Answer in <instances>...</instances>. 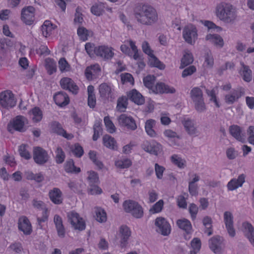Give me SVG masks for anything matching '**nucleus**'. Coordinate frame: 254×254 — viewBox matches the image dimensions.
Returning <instances> with one entry per match:
<instances>
[{
	"label": "nucleus",
	"instance_id": "1",
	"mask_svg": "<svg viewBox=\"0 0 254 254\" xmlns=\"http://www.w3.org/2000/svg\"><path fill=\"white\" fill-rule=\"evenodd\" d=\"M134 15L136 20L140 23L151 26L158 21V14L156 9L148 4L140 3L134 9Z\"/></svg>",
	"mask_w": 254,
	"mask_h": 254
},
{
	"label": "nucleus",
	"instance_id": "2",
	"mask_svg": "<svg viewBox=\"0 0 254 254\" xmlns=\"http://www.w3.org/2000/svg\"><path fill=\"white\" fill-rule=\"evenodd\" d=\"M214 13L218 19L225 23H233L237 17L235 8L231 4L224 1L216 5Z\"/></svg>",
	"mask_w": 254,
	"mask_h": 254
},
{
	"label": "nucleus",
	"instance_id": "3",
	"mask_svg": "<svg viewBox=\"0 0 254 254\" xmlns=\"http://www.w3.org/2000/svg\"><path fill=\"white\" fill-rule=\"evenodd\" d=\"M28 124L27 119L23 116H17L11 119L7 124V130L13 133L15 131H25Z\"/></svg>",
	"mask_w": 254,
	"mask_h": 254
},
{
	"label": "nucleus",
	"instance_id": "4",
	"mask_svg": "<svg viewBox=\"0 0 254 254\" xmlns=\"http://www.w3.org/2000/svg\"><path fill=\"white\" fill-rule=\"evenodd\" d=\"M16 103L14 94L10 91L6 90L0 93V109L2 113L14 107Z\"/></svg>",
	"mask_w": 254,
	"mask_h": 254
},
{
	"label": "nucleus",
	"instance_id": "5",
	"mask_svg": "<svg viewBox=\"0 0 254 254\" xmlns=\"http://www.w3.org/2000/svg\"><path fill=\"white\" fill-rule=\"evenodd\" d=\"M190 96L196 110L199 112L205 110L206 107L204 102L203 94L200 88L198 87L193 88L190 91Z\"/></svg>",
	"mask_w": 254,
	"mask_h": 254
},
{
	"label": "nucleus",
	"instance_id": "6",
	"mask_svg": "<svg viewBox=\"0 0 254 254\" xmlns=\"http://www.w3.org/2000/svg\"><path fill=\"white\" fill-rule=\"evenodd\" d=\"M124 211L130 213L133 217L140 218L143 215L142 207L136 201L131 200H126L123 203Z\"/></svg>",
	"mask_w": 254,
	"mask_h": 254
},
{
	"label": "nucleus",
	"instance_id": "7",
	"mask_svg": "<svg viewBox=\"0 0 254 254\" xmlns=\"http://www.w3.org/2000/svg\"><path fill=\"white\" fill-rule=\"evenodd\" d=\"M182 36L186 43L194 45L198 39V31L196 26L191 24L186 25L183 29Z\"/></svg>",
	"mask_w": 254,
	"mask_h": 254
},
{
	"label": "nucleus",
	"instance_id": "8",
	"mask_svg": "<svg viewBox=\"0 0 254 254\" xmlns=\"http://www.w3.org/2000/svg\"><path fill=\"white\" fill-rule=\"evenodd\" d=\"M120 49L123 53L132 58L135 60L139 59L137 47L135 46V43L131 40L125 41L124 44L121 46Z\"/></svg>",
	"mask_w": 254,
	"mask_h": 254
},
{
	"label": "nucleus",
	"instance_id": "9",
	"mask_svg": "<svg viewBox=\"0 0 254 254\" xmlns=\"http://www.w3.org/2000/svg\"><path fill=\"white\" fill-rule=\"evenodd\" d=\"M35 9L32 6L23 7L21 11V20L27 25H32L35 19Z\"/></svg>",
	"mask_w": 254,
	"mask_h": 254
},
{
	"label": "nucleus",
	"instance_id": "10",
	"mask_svg": "<svg viewBox=\"0 0 254 254\" xmlns=\"http://www.w3.org/2000/svg\"><path fill=\"white\" fill-rule=\"evenodd\" d=\"M68 220L74 230L82 231L85 229L84 220L76 212L72 211L68 215Z\"/></svg>",
	"mask_w": 254,
	"mask_h": 254
},
{
	"label": "nucleus",
	"instance_id": "11",
	"mask_svg": "<svg viewBox=\"0 0 254 254\" xmlns=\"http://www.w3.org/2000/svg\"><path fill=\"white\" fill-rule=\"evenodd\" d=\"M154 224L157 232L164 236H167L170 233L171 226L165 218L162 217H157L155 220Z\"/></svg>",
	"mask_w": 254,
	"mask_h": 254
},
{
	"label": "nucleus",
	"instance_id": "12",
	"mask_svg": "<svg viewBox=\"0 0 254 254\" xmlns=\"http://www.w3.org/2000/svg\"><path fill=\"white\" fill-rule=\"evenodd\" d=\"M117 120L120 126L126 127L133 130L137 128L134 120L130 116L123 114L118 117Z\"/></svg>",
	"mask_w": 254,
	"mask_h": 254
},
{
	"label": "nucleus",
	"instance_id": "13",
	"mask_svg": "<svg viewBox=\"0 0 254 254\" xmlns=\"http://www.w3.org/2000/svg\"><path fill=\"white\" fill-rule=\"evenodd\" d=\"M224 222L226 228L230 236L233 237L235 235L234 228V217L233 214L229 211H226L223 215Z\"/></svg>",
	"mask_w": 254,
	"mask_h": 254
},
{
	"label": "nucleus",
	"instance_id": "14",
	"mask_svg": "<svg viewBox=\"0 0 254 254\" xmlns=\"http://www.w3.org/2000/svg\"><path fill=\"white\" fill-rule=\"evenodd\" d=\"M60 85L64 89L68 90L73 94H77L78 92V87L73 80L67 77H64L60 80Z\"/></svg>",
	"mask_w": 254,
	"mask_h": 254
},
{
	"label": "nucleus",
	"instance_id": "15",
	"mask_svg": "<svg viewBox=\"0 0 254 254\" xmlns=\"http://www.w3.org/2000/svg\"><path fill=\"white\" fill-rule=\"evenodd\" d=\"M33 158L36 163L43 164L48 161L49 156L43 149L36 147L33 150Z\"/></svg>",
	"mask_w": 254,
	"mask_h": 254
},
{
	"label": "nucleus",
	"instance_id": "16",
	"mask_svg": "<svg viewBox=\"0 0 254 254\" xmlns=\"http://www.w3.org/2000/svg\"><path fill=\"white\" fill-rule=\"evenodd\" d=\"M209 246L215 254H220L223 248L222 238L219 236L212 238L209 241Z\"/></svg>",
	"mask_w": 254,
	"mask_h": 254
},
{
	"label": "nucleus",
	"instance_id": "17",
	"mask_svg": "<svg viewBox=\"0 0 254 254\" xmlns=\"http://www.w3.org/2000/svg\"><path fill=\"white\" fill-rule=\"evenodd\" d=\"M239 229L244 233L251 244L254 246V228L252 225L249 222H244Z\"/></svg>",
	"mask_w": 254,
	"mask_h": 254
},
{
	"label": "nucleus",
	"instance_id": "18",
	"mask_svg": "<svg viewBox=\"0 0 254 254\" xmlns=\"http://www.w3.org/2000/svg\"><path fill=\"white\" fill-rule=\"evenodd\" d=\"M94 53L97 56L106 59L111 58L114 55L112 48L106 46L96 47Z\"/></svg>",
	"mask_w": 254,
	"mask_h": 254
},
{
	"label": "nucleus",
	"instance_id": "19",
	"mask_svg": "<svg viewBox=\"0 0 254 254\" xmlns=\"http://www.w3.org/2000/svg\"><path fill=\"white\" fill-rule=\"evenodd\" d=\"M151 92L155 94L174 93L176 92V90L173 87L163 82H158L152 88Z\"/></svg>",
	"mask_w": 254,
	"mask_h": 254
},
{
	"label": "nucleus",
	"instance_id": "20",
	"mask_svg": "<svg viewBox=\"0 0 254 254\" xmlns=\"http://www.w3.org/2000/svg\"><path fill=\"white\" fill-rule=\"evenodd\" d=\"M101 72V68L99 64H94L87 67L85 70V75L88 80L96 78Z\"/></svg>",
	"mask_w": 254,
	"mask_h": 254
},
{
	"label": "nucleus",
	"instance_id": "21",
	"mask_svg": "<svg viewBox=\"0 0 254 254\" xmlns=\"http://www.w3.org/2000/svg\"><path fill=\"white\" fill-rule=\"evenodd\" d=\"M119 236L121 238V247H126L127 241L131 235L129 228L126 225H122L119 228Z\"/></svg>",
	"mask_w": 254,
	"mask_h": 254
},
{
	"label": "nucleus",
	"instance_id": "22",
	"mask_svg": "<svg viewBox=\"0 0 254 254\" xmlns=\"http://www.w3.org/2000/svg\"><path fill=\"white\" fill-rule=\"evenodd\" d=\"M230 134L238 141L242 143L246 141L245 135L242 133V128L238 125H232L229 127Z\"/></svg>",
	"mask_w": 254,
	"mask_h": 254
},
{
	"label": "nucleus",
	"instance_id": "23",
	"mask_svg": "<svg viewBox=\"0 0 254 254\" xmlns=\"http://www.w3.org/2000/svg\"><path fill=\"white\" fill-rule=\"evenodd\" d=\"M18 228L24 234L28 235L32 231V226L28 219L26 216H21L18 220Z\"/></svg>",
	"mask_w": 254,
	"mask_h": 254
},
{
	"label": "nucleus",
	"instance_id": "24",
	"mask_svg": "<svg viewBox=\"0 0 254 254\" xmlns=\"http://www.w3.org/2000/svg\"><path fill=\"white\" fill-rule=\"evenodd\" d=\"M245 182V176L242 174L238 178L231 180L227 184V187L229 190L232 191L241 187Z\"/></svg>",
	"mask_w": 254,
	"mask_h": 254
},
{
	"label": "nucleus",
	"instance_id": "25",
	"mask_svg": "<svg viewBox=\"0 0 254 254\" xmlns=\"http://www.w3.org/2000/svg\"><path fill=\"white\" fill-rule=\"evenodd\" d=\"M205 40L219 48H222L224 45L223 39L220 35L217 34H207Z\"/></svg>",
	"mask_w": 254,
	"mask_h": 254
},
{
	"label": "nucleus",
	"instance_id": "26",
	"mask_svg": "<svg viewBox=\"0 0 254 254\" xmlns=\"http://www.w3.org/2000/svg\"><path fill=\"white\" fill-rule=\"evenodd\" d=\"M143 149L150 153L157 155L161 150V144L155 142H144L143 144Z\"/></svg>",
	"mask_w": 254,
	"mask_h": 254
},
{
	"label": "nucleus",
	"instance_id": "27",
	"mask_svg": "<svg viewBox=\"0 0 254 254\" xmlns=\"http://www.w3.org/2000/svg\"><path fill=\"white\" fill-rule=\"evenodd\" d=\"M182 124L188 134L191 135H196L197 129L193 120L189 118H184Z\"/></svg>",
	"mask_w": 254,
	"mask_h": 254
},
{
	"label": "nucleus",
	"instance_id": "28",
	"mask_svg": "<svg viewBox=\"0 0 254 254\" xmlns=\"http://www.w3.org/2000/svg\"><path fill=\"white\" fill-rule=\"evenodd\" d=\"M49 195L51 200L55 204H59L63 201L62 192L57 188L51 190L49 192Z\"/></svg>",
	"mask_w": 254,
	"mask_h": 254
},
{
	"label": "nucleus",
	"instance_id": "29",
	"mask_svg": "<svg viewBox=\"0 0 254 254\" xmlns=\"http://www.w3.org/2000/svg\"><path fill=\"white\" fill-rule=\"evenodd\" d=\"M127 98L137 105H142L144 99L142 95L135 89H132L127 93Z\"/></svg>",
	"mask_w": 254,
	"mask_h": 254
},
{
	"label": "nucleus",
	"instance_id": "30",
	"mask_svg": "<svg viewBox=\"0 0 254 254\" xmlns=\"http://www.w3.org/2000/svg\"><path fill=\"white\" fill-rule=\"evenodd\" d=\"M57 26L51 21L46 20L41 26V31L44 37L47 38L53 34Z\"/></svg>",
	"mask_w": 254,
	"mask_h": 254
},
{
	"label": "nucleus",
	"instance_id": "31",
	"mask_svg": "<svg viewBox=\"0 0 254 254\" xmlns=\"http://www.w3.org/2000/svg\"><path fill=\"white\" fill-rule=\"evenodd\" d=\"M51 128L53 131L67 139H71L73 137V135L71 133H67L62 127L61 125L57 122H55L51 124Z\"/></svg>",
	"mask_w": 254,
	"mask_h": 254
},
{
	"label": "nucleus",
	"instance_id": "32",
	"mask_svg": "<svg viewBox=\"0 0 254 254\" xmlns=\"http://www.w3.org/2000/svg\"><path fill=\"white\" fill-rule=\"evenodd\" d=\"M241 68L240 69L239 73L243 79L247 82H250L252 79V71L249 66L241 63Z\"/></svg>",
	"mask_w": 254,
	"mask_h": 254
},
{
	"label": "nucleus",
	"instance_id": "33",
	"mask_svg": "<svg viewBox=\"0 0 254 254\" xmlns=\"http://www.w3.org/2000/svg\"><path fill=\"white\" fill-rule=\"evenodd\" d=\"M54 99L56 104L61 107L67 105L69 101L67 94L63 92H59L55 94Z\"/></svg>",
	"mask_w": 254,
	"mask_h": 254
},
{
	"label": "nucleus",
	"instance_id": "34",
	"mask_svg": "<svg viewBox=\"0 0 254 254\" xmlns=\"http://www.w3.org/2000/svg\"><path fill=\"white\" fill-rule=\"evenodd\" d=\"M99 90L100 96L103 98L108 99L111 97L114 89L111 86L106 83H103L100 85Z\"/></svg>",
	"mask_w": 254,
	"mask_h": 254
},
{
	"label": "nucleus",
	"instance_id": "35",
	"mask_svg": "<svg viewBox=\"0 0 254 254\" xmlns=\"http://www.w3.org/2000/svg\"><path fill=\"white\" fill-rule=\"evenodd\" d=\"M54 221L58 236L61 238H64L65 235V230L63 224L62 218L59 215H56L54 216Z\"/></svg>",
	"mask_w": 254,
	"mask_h": 254
},
{
	"label": "nucleus",
	"instance_id": "36",
	"mask_svg": "<svg viewBox=\"0 0 254 254\" xmlns=\"http://www.w3.org/2000/svg\"><path fill=\"white\" fill-rule=\"evenodd\" d=\"M177 225L181 229L185 231L187 234H190L192 232V226L190 222L186 219L182 218L177 220Z\"/></svg>",
	"mask_w": 254,
	"mask_h": 254
},
{
	"label": "nucleus",
	"instance_id": "37",
	"mask_svg": "<svg viewBox=\"0 0 254 254\" xmlns=\"http://www.w3.org/2000/svg\"><path fill=\"white\" fill-rule=\"evenodd\" d=\"M103 143L105 146L110 149L115 150L117 148V142L111 136L106 134L103 137Z\"/></svg>",
	"mask_w": 254,
	"mask_h": 254
},
{
	"label": "nucleus",
	"instance_id": "38",
	"mask_svg": "<svg viewBox=\"0 0 254 254\" xmlns=\"http://www.w3.org/2000/svg\"><path fill=\"white\" fill-rule=\"evenodd\" d=\"M29 114L34 123L39 122L43 118V112L38 107H34L29 112Z\"/></svg>",
	"mask_w": 254,
	"mask_h": 254
},
{
	"label": "nucleus",
	"instance_id": "39",
	"mask_svg": "<svg viewBox=\"0 0 254 254\" xmlns=\"http://www.w3.org/2000/svg\"><path fill=\"white\" fill-rule=\"evenodd\" d=\"M13 45V42L7 39L0 40V54L3 55L8 52L9 49Z\"/></svg>",
	"mask_w": 254,
	"mask_h": 254
},
{
	"label": "nucleus",
	"instance_id": "40",
	"mask_svg": "<svg viewBox=\"0 0 254 254\" xmlns=\"http://www.w3.org/2000/svg\"><path fill=\"white\" fill-rule=\"evenodd\" d=\"M156 121L153 119H149L146 121L145 124V129L147 134L150 137H154L157 136V133L153 129Z\"/></svg>",
	"mask_w": 254,
	"mask_h": 254
},
{
	"label": "nucleus",
	"instance_id": "41",
	"mask_svg": "<svg viewBox=\"0 0 254 254\" xmlns=\"http://www.w3.org/2000/svg\"><path fill=\"white\" fill-rule=\"evenodd\" d=\"M148 64L152 67L163 70L165 68V65L157 58L153 54L148 57Z\"/></svg>",
	"mask_w": 254,
	"mask_h": 254
},
{
	"label": "nucleus",
	"instance_id": "42",
	"mask_svg": "<svg viewBox=\"0 0 254 254\" xmlns=\"http://www.w3.org/2000/svg\"><path fill=\"white\" fill-rule=\"evenodd\" d=\"M58 67L62 73L69 72L72 71V67L64 58H61L58 61Z\"/></svg>",
	"mask_w": 254,
	"mask_h": 254
},
{
	"label": "nucleus",
	"instance_id": "43",
	"mask_svg": "<svg viewBox=\"0 0 254 254\" xmlns=\"http://www.w3.org/2000/svg\"><path fill=\"white\" fill-rule=\"evenodd\" d=\"M164 135L168 138L170 141H171V145H178V141L180 139L177 133L171 129H166L164 131Z\"/></svg>",
	"mask_w": 254,
	"mask_h": 254
},
{
	"label": "nucleus",
	"instance_id": "44",
	"mask_svg": "<svg viewBox=\"0 0 254 254\" xmlns=\"http://www.w3.org/2000/svg\"><path fill=\"white\" fill-rule=\"evenodd\" d=\"M171 162L180 169H184L186 167V161L180 155L174 154L171 157Z\"/></svg>",
	"mask_w": 254,
	"mask_h": 254
},
{
	"label": "nucleus",
	"instance_id": "45",
	"mask_svg": "<svg viewBox=\"0 0 254 254\" xmlns=\"http://www.w3.org/2000/svg\"><path fill=\"white\" fill-rule=\"evenodd\" d=\"M95 219L100 223L105 222L107 220V217L105 211L100 208L96 207L94 210Z\"/></svg>",
	"mask_w": 254,
	"mask_h": 254
},
{
	"label": "nucleus",
	"instance_id": "46",
	"mask_svg": "<svg viewBox=\"0 0 254 254\" xmlns=\"http://www.w3.org/2000/svg\"><path fill=\"white\" fill-rule=\"evenodd\" d=\"M242 96L241 92L237 90H233L232 92L225 96V101L229 104H232L236 101Z\"/></svg>",
	"mask_w": 254,
	"mask_h": 254
},
{
	"label": "nucleus",
	"instance_id": "47",
	"mask_svg": "<svg viewBox=\"0 0 254 254\" xmlns=\"http://www.w3.org/2000/svg\"><path fill=\"white\" fill-rule=\"evenodd\" d=\"M193 61V59L191 53L189 51H185L183 58L181 59L180 68H184L185 66L191 64Z\"/></svg>",
	"mask_w": 254,
	"mask_h": 254
},
{
	"label": "nucleus",
	"instance_id": "48",
	"mask_svg": "<svg viewBox=\"0 0 254 254\" xmlns=\"http://www.w3.org/2000/svg\"><path fill=\"white\" fill-rule=\"evenodd\" d=\"M214 65V58L211 52H208L204 56L203 66L205 69H211Z\"/></svg>",
	"mask_w": 254,
	"mask_h": 254
},
{
	"label": "nucleus",
	"instance_id": "49",
	"mask_svg": "<svg viewBox=\"0 0 254 254\" xmlns=\"http://www.w3.org/2000/svg\"><path fill=\"white\" fill-rule=\"evenodd\" d=\"M45 68L48 74L51 75L57 71L56 62L52 59L48 58L45 60Z\"/></svg>",
	"mask_w": 254,
	"mask_h": 254
},
{
	"label": "nucleus",
	"instance_id": "50",
	"mask_svg": "<svg viewBox=\"0 0 254 254\" xmlns=\"http://www.w3.org/2000/svg\"><path fill=\"white\" fill-rule=\"evenodd\" d=\"M127 99L128 98L125 96H122L118 98L116 107L117 111L120 112H124L126 111L128 104Z\"/></svg>",
	"mask_w": 254,
	"mask_h": 254
},
{
	"label": "nucleus",
	"instance_id": "51",
	"mask_svg": "<svg viewBox=\"0 0 254 254\" xmlns=\"http://www.w3.org/2000/svg\"><path fill=\"white\" fill-rule=\"evenodd\" d=\"M64 170L68 173H78L80 172V169L74 166L73 161L69 160L66 162L64 164Z\"/></svg>",
	"mask_w": 254,
	"mask_h": 254
},
{
	"label": "nucleus",
	"instance_id": "52",
	"mask_svg": "<svg viewBox=\"0 0 254 254\" xmlns=\"http://www.w3.org/2000/svg\"><path fill=\"white\" fill-rule=\"evenodd\" d=\"M70 152L77 157H81L84 153L82 147L78 143L69 146Z\"/></svg>",
	"mask_w": 254,
	"mask_h": 254
},
{
	"label": "nucleus",
	"instance_id": "53",
	"mask_svg": "<svg viewBox=\"0 0 254 254\" xmlns=\"http://www.w3.org/2000/svg\"><path fill=\"white\" fill-rule=\"evenodd\" d=\"M77 34L80 40L85 41L92 35V32L83 27H79L77 29Z\"/></svg>",
	"mask_w": 254,
	"mask_h": 254
},
{
	"label": "nucleus",
	"instance_id": "54",
	"mask_svg": "<svg viewBox=\"0 0 254 254\" xmlns=\"http://www.w3.org/2000/svg\"><path fill=\"white\" fill-rule=\"evenodd\" d=\"M190 246L191 250L190 254H196L199 251L201 246L200 240L197 238H193L191 241Z\"/></svg>",
	"mask_w": 254,
	"mask_h": 254
},
{
	"label": "nucleus",
	"instance_id": "55",
	"mask_svg": "<svg viewBox=\"0 0 254 254\" xmlns=\"http://www.w3.org/2000/svg\"><path fill=\"white\" fill-rule=\"evenodd\" d=\"M115 164L118 168L126 169L131 165V161L128 158H121L116 161Z\"/></svg>",
	"mask_w": 254,
	"mask_h": 254
},
{
	"label": "nucleus",
	"instance_id": "56",
	"mask_svg": "<svg viewBox=\"0 0 254 254\" xmlns=\"http://www.w3.org/2000/svg\"><path fill=\"white\" fill-rule=\"evenodd\" d=\"M203 224L205 227L204 232L208 236L212 234V219L210 217L205 216L203 219Z\"/></svg>",
	"mask_w": 254,
	"mask_h": 254
},
{
	"label": "nucleus",
	"instance_id": "57",
	"mask_svg": "<svg viewBox=\"0 0 254 254\" xmlns=\"http://www.w3.org/2000/svg\"><path fill=\"white\" fill-rule=\"evenodd\" d=\"M143 81L145 86L152 91V88L155 86L154 83L155 81V77L154 75H149L145 77Z\"/></svg>",
	"mask_w": 254,
	"mask_h": 254
},
{
	"label": "nucleus",
	"instance_id": "58",
	"mask_svg": "<svg viewBox=\"0 0 254 254\" xmlns=\"http://www.w3.org/2000/svg\"><path fill=\"white\" fill-rule=\"evenodd\" d=\"M217 93V88H214L211 90H207V94L209 97L210 101L213 102L216 107L219 108L220 104L216 96Z\"/></svg>",
	"mask_w": 254,
	"mask_h": 254
},
{
	"label": "nucleus",
	"instance_id": "59",
	"mask_svg": "<svg viewBox=\"0 0 254 254\" xmlns=\"http://www.w3.org/2000/svg\"><path fill=\"white\" fill-rule=\"evenodd\" d=\"M87 179L89 182V185L92 184H96L99 182L98 174L96 172L93 171H89L87 172Z\"/></svg>",
	"mask_w": 254,
	"mask_h": 254
},
{
	"label": "nucleus",
	"instance_id": "60",
	"mask_svg": "<svg viewBox=\"0 0 254 254\" xmlns=\"http://www.w3.org/2000/svg\"><path fill=\"white\" fill-rule=\"evenodd\" d=\"M164 201L160 199L150 208L149 211L151 214L159 213L162 211Z\"/></svg>",
	"mask_w": 254,
	"mask_h": 254
},
{
	"label": "nucleus",
	"instance_id": "61",
	"mask_svg": "<svg viewBox=\"0 0 254 254\" xmlns=\"http://www.w3.org/2000/svg\"><path fill=\"white\" fill-rule=\"evenodd\" d=\"M88 193L91 195H99L102 193V189L98 186L94 184H90L88 189Z\"/></svg>",
	"mask_w": 254,
	"mask_h": 254
},
{
	"label": "nucleus",
	"instance_id": "62",
	"mask_svg": "<svg viewBox=\"0 0 254 254\" xmlns=\"http://www.w3.org/2000/svg\"><path fill=\"white\" fill-rule=\"evenodd\" d=\"M104 121L107 130L110 133L115 132L116 127L110 118L108 116L105 117Z\"/></svg>",
	"mask_w": 254,
	"mask_h": 254
},
{
	"label": "nucleus",
	"instance_id": "63",
	"mask_svg": "<svg viewBox=\"0 0 254 254\" xmlns=\"http://www.w3.org/2000/svg\"><path fill=\"white\" fill-rule=\"evenodd\" d=\"M103 11V5L102 3L95 4L91 8V12L94 15L99 16Z\"/></svg>",
	"mask_w": 254,
	"mask_h": 254
},
{
	"label": "nucleus",
	"instance_id": "64",
	"mask_svg": "<svg viewBox=\"0 0 254 254\" xmlns=\"http://www.w3.org/2000/svg\"><path fill=\"white\" fill-rule=\"evenodd\" d=\"M247 134L249 143L254 145V126H250L248 127Z\"/></svg>",
	"mask_w": 254,
	"mask_h": 254
}]
</instances>
